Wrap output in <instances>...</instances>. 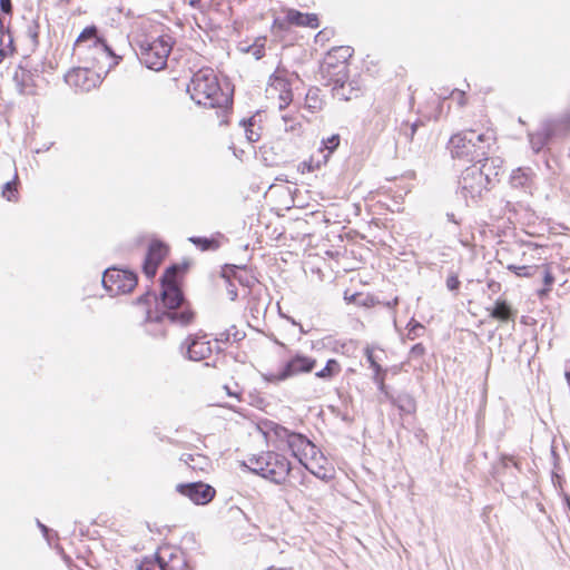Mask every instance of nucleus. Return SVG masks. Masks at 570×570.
<instances>
[{
	"mask_svg": "<svg viewBox=\"0 0 570 570\" xmlns=\"http://www.w3.org/2000/svg\"><path fill=\"white\" fill-rule=\"evenodd\" d=\"M189 242L196 245L202 250H216L219 248V242L215 238H206V237H190Z\"/></svg>",
	"mask_w": 570,
	"mask_h": 570,
	"instance_id": "c756f323",
	"label": "nucleus"
},
{
	"mask_svg": "<svg viewBox=\"0 0 570 570\" xmlns=\"http://www.w3.org/2000/svg\"><path fill=\"white\" fill-rule=\"evenodd\" d=\"M37 523H38V527L40 528V530L43 532V534L47 535V533L49 532V529L39 521Z\"/></svg>",
	"mask_w": 570,
	"mask_h": 570,
	"instance_id": "864d4df0",
	"label": "nucleus"
},
{
	"mask_svg": "<svg viewBox=\"0 0 570 570\" xmlns=\"http://www.w3.org/2000/svg\"><path fill=\"white\" fill-rule=\"evenodd\" d=\"M406 328V337L411 341H414L415 338L420 337L424 332V326L413 318L409 322Z\"/></svg>",
	"mask_w": 570,
	"mask_h": 570,
	"instance_id": "f704fd0d",
	"label": "nucleus"
},
{
	"mask_svg": "<svg viewBox=\"0 0 570 570\" xmlns=\"http://www.w3.org/2000/svg\"><path fill=\"white\" fill-rule=\"evenodd\" d=\"M155 554L161 561L164 570H184L186 567L183 552L178 549L163 547Z\"/></svg>",
	"mask_w": 570,
	"mask_h": 570,
	"instance_id": "a211bd4d",
	"label": "nucleus"
},
{
	"mask_svg": "<svg viewBox=\"0 0 570 570\" xmlns=\"http://www.w3.org/2000/svg\"><path fill=\"white\" fill-rule=\"evenodd\" d=\"M502 159L499 157L484 158L483 163L474 164L465 168L459 179L461 195L468 202H476L499 176Z\"/></svg>",
	"mask_w": 570,
	"mask_h": 570,
	"instance_id": "7ed1b4c3",
	"label": "nucleus"
},
{
	"mask_svg": "<svg viewBox=\"0 0 570 570\" xmlns=\"http://www.w3.org/2000/svg\"><path fill=\"white\" fill-rule=\"evenodd\" d=\"M187 91L197 105L204 107L228 108L232 104L229 95L222 90L218 78L210 68L195 72L187 86Z\"/></svg>",
	"mask_w": 570,
	"mask_h": 570,
	"instance_id": "39448f33",
	"label": "nucleus"
},
{
	"mask_svg": "<svg viewBox=\"0 0 570 570\" xmlns=\"http://www.w3.org/2000/svg\"><path fill=\"white\" fill-rule=\"evenodd\" d=\"M244 337H245L244 332L237 330L236 326H232V327L227 328L226 331L219 333L217 335V337L215 338V341L217 343L226 344L230 341H233V342L242 341Z\"/></svg>",
	"mask_w": 570,
	"mask_h": 570,
	"instance_id": "cd10ccee",
	"label": "nucleus"
},
{
	"mask_svg": "<svg viewBox=\"0 0 570 570\" xmlns=\"http://www.w3.org/2000/svg\"><path fill=\"white\" fill-rule=\"evenodd\" d=\"M176 490L190 499L195 504H207L215 497V489L203 482L180 483Z\"/></svg>",
	"mask_w": 570,
	"mask_h": 570,
	"instance_id": "2eb2a0df",
	"label": "nucleus"
},
{
	"mask_svg": "<svg viewBox=\"0 0 570 570\" xmlns=\"http://www.w3.org/2000/svg\"><path fill=\"white\" fill-rule=\"evenodd\" d=\"M508 268L512 271L517 276L520 277H532L537 273H539V266H518V265H509Z\"/></svg>",
	"mask_w": 570,
	"mask_h": 570,
	"instance_id": "473e14b6",
	"label": "nucleus"
},
{
	"mask_svg": "<svg viewBox=\"0 0 570 570\" xmlns=\"http://www.w3.org/2000/svg\"><path fill=\"white\" fill-rule=\"evenodd\" d=\"M389 401H391L392 404H394L401 412L410 414L415 411V401L407 393H402L397 396L392 395Z\"/></svg>",
	"mask_w": 570,
	"mask_h": 570,
	"instance_id": "b1692460",
	"label": "nucleus"
},
{
	"mask_svg": "<svg viewBox=\"0 0 570 570\" xmlns=\"http://www.w3.org/2000/svg\"><path fill=\"white\" fill-rule=\"evenodd\" d=\"M566 377H567L568 383L570 384V372H568V373L566 374Z\"/></svg>",
	"mask_w": 570,
	"mask_h": 570,
	"instance_id": "052dcab7",
	"label": "nucleus"
},
{
	"mask_svg": "<svg viewBox=\"0 0 570 570\" xmlns=\"http://www.w3.org/2000/svg\"><path fill=\"white\" fill-rule=\"evenodd\" d=\"M539 272H542V275H543V283H544V286L546 288L540 291V295L547 293L550 291L552 284L554 283V277L550 271V267L544 265L542 267H540V271Z\"/></svg>",
	"mask_w": 570,
	"mask_h": 570,
	"instance_id": "4c0bfd02",
	"label": "nucleus"
},
{
	"mask_svg": "<svg viewBox=\"0 0 570 570\" xmlns=\"http://www.w3.org/2000/svg\"><path fill=\"white\" fill-rule=\"evenodd\" d=\"M230 295H232V299H235L237 296V293L233 291V292H230Z\"/></svg>",
	"mask_w": 570,
	"mask_h": 570,
	"instance_id": "13d9d810",
	"label": "nucleus"
},
{
	"mask_svg": "<svg viewBox=\"0 0 570 570\" xmlns=\"http://www.w3.org/2000/svg\"><path fill=\"white\" fill-rule=\"evenodd\" d=\"M285 445L301 464L318 454L316 445L301 433L293 432Z\"/></svg>",
	"mask_w": 570,
	"mask_h": 570,
	"instance_id": "4468645a",
	"label": "nucleus"
},
{
	"mask_svg": "<svg viewBox=\"0 0 570 570\" xmlns=\"http://www.w3.org/2000/svg\"><path fill=\"white\" fill-rule=\"evenodd\" d=\"M503 463L508 466V463H512L517 469H519L518 463L513 460V458H503Z\"/></svg>",
	"mask_w": 570,
	"mask_h": 570,
	"instance_id": "3c124183",
	"label": "nucleus"
},
{
	"mask_svg": "<svg viewBox=\"0 0 570 570\" xmlns=\"http://www.w3.org/2000/svg\"><path fill=\"white\" fill-rule=\"evenodd\" d=\"M384 374H385V371H383V368H381V371H374V375H373L374 383L377 384L380 381L383 382Z\"/></svg>",
	"mask_w": 570,
	"mask_h": 570,
	"instance_id": "09e8293b",
	"label": "nucleus"
},
{
	"mask_svg": "<svg viewBox=\"0 0 570 570\" xmlns=\"http://www.w3.org/2000/svg\"><path fill=\"white\" fill-rule=\"evenodd\" d=\"M149 295H142L140 296L138 299H137V303L138 304H141V303H147L149 301Z\"/></svg>",
	"mask_w": 570,
	"mask_h": 570,
	"instance_id": "603ef678",
	"label": "nucleus"
},
{
	"mask_svg": "<svg viewBox=\"0 0 570 570\" xmlns=\"http://www.w3.org/2000/svg\"><path fill=\"white\" fill-rule=\"evenodd\" d=\"M183 460L185 461L186 464H188V466L195 470L197 468V464H194L193 462L197 460H204V458L202 455L194 456L193 454H184Z\"/></svg>",
	"mask_w": 570,
	"mask_h": 570,
	"instance_id": "c03bdc74",
	"label": "nucleus"
},
{
	"mask_svg": "<svg viewBox=\"0 0 570 570\" xmlns=\"http://www.w3.org/2000/svg\"><path fill=\"white\" fill-rule=\"evenodd\" d=\"M365 356L373 371H381L382 366L376 361L373 350L371 347L365 348Z\"/></svg>",
	"mask_w": 570,
	"mask_h": 570,
	"instance_id": "ea45409f",
	"label": "nucleus"
},
{
	"mask_svg": "<svg viewBox=\"0 0 570 570\" xmlns=\"http://www.w3.org/2000/svg\"><path fill=\"white\" fill-rule=\"evenodd\" d=\"M446 216H448V219H449L450 222H453V223L458 224V222L455 220L454 214H452V213L450 214V213H449V214H446Z\"/></svg>",
	"mask_w": 570,
	"mask_h": 570,
	"instance_id": "6e6d98bb",
	"label": "nucleus"
},
{
	"mask_svg": "<svg viewBox=\"0 0 570 570\" xmlns=\"http://www.w3.org/2000/svg\"><path fill=\"white\" fill-rule=\"evenodd\" d=\"M19 90L22 95L35 96L38 94L37 86L33 83V77L29 72H22Z\"/></svg>",
	"mask_w": 570,
	"mask_h": 570,
	"instance_id": "c85d7f7f",
	"label": "nucleus"
},
{
	"mask_svg": "<svg viewBox=\"0 0 570 570\" xmlns=\"http://www.w3.org/2000/svg\"><path fill=\"white\" fill-rule=\"evenodd\" d=\"M179 267L176 265L167 268L161 278V304L167 311L148 312L147 321L163 323L168 321L173 324L186 326L194 320V313L189 308L178 309L184 303V296L176 282Z\"/></svg>",
	"mask_w": 570,
	"mask_h": 570,
	"instance_id": "f257e3e1",
	"label": "nucleus"
},
{
	"mask_svg": "<svg viewBox=\"0 0 570 570\" xmlns=\"http://www.w3.org/2000/svg\"><path fill=\"white\" fill-rule=\"evenodd\" d=\"M490 316L501 322L513 320L514 313L505 301H498L490 312Z\"/></svg>",
	"mask_w": 570,
	"mask_h": 570,
	"instance_id": "5701e85b",
	"label": "nucleus"
},
{
	"mask_svg": "<svg viewBox=\"0 0 570 570\" xmlns=\"http://www.w3.org/2000/svg\"><path fill=\"white\" fill-rule=\"evenodd\" d=\"M166 254H167V248L163 243L153 242L149 245V248H148V252L145 257L144 265H142L144 273L148 278H153L156 275L158 265L165 258Z\"/></svg>",
	"mask_w": 570,
	"mask_h": 570,
	"instance_id": "dca6fc26",
	"label": "nucleus"
},
{
	"mask_svg": "<svg viewBox=\"0 0 570 570\" xmlns=\"http://www.w3.org/2000/svg\"><path fill=\"white\" fill-rule=\"evenodd\" d=\"M73 50L83 58L88 66L98 69V72L108 73L121 59L105 40L97 36L95 26L82 30L75 42Z\"/></svg>",
	"mask_w": 570,
	"mask_h": 570,
	"instance_id": "f03ea898",
	"label": "nucleus"
},
{
	"mask_svg": "<svg viewBox=\"0 0 570 570\" xmlns=\"http://www.w3.org/2000/svg\"><path fill=\"white\" fill-rule=\"evenodd\" d=\"M17 176L14 177V179L12 181H7L4 184V187H3V190H2V196L6 197L9 202H12V200H16L17 199Z\"/></svg>",
	"mask_w": 570,
	"mask_h": 570,
	"instance_id": "c9c22d12",
	"label": "nucleus"
},
{
	"mask_svg": "<svg viewBox=\"0 0 570 570\" xmlns=\"http://www.w3.org/2000/svg\"><path fill=\"white\" fill-rule=\"evenodd\" d=\"M242 465L275 484H283L292 469L287 458L274 451L252 454Z\"/></svg>",
	"mask_w": 570,
	"mask_h": 570,
	"instance_id": "0eeeda50",
	"label": "nucleus"
},
{
	"mask_svg": "<svg viewBox=\"0 0 570 570\" xmlns=\"http://www.w3.org/2000/svg\"><path fill=\"white\" fill-rule=\"evenodd\" d=\"M376 127L379 130L384 129V127H385V117L384 116L377 115Z\"/></svg>",
	"mask_w": 570,
	"mask_h": 570,
	"instance_id": "8fccbe9b",
	"label": "nucleus"
},
{
	"mask_svg": "<svg viewBox=\"0 0 570 570\" xmlns=\"http://www.w3.org/2000/svg\"><path fill=\"white\" fill-rule=\"evenodd\" d=\"M137 282L138 278L134 272L116 267L106 269L102 276V285L111 296L130 293Z\"/></svg>",
	"mask_w": 570,
	"mask_h": 570,
	"instance_id": "1a4fd4ad",
	"label": "nucleus"
},
{
	"mask_svg": "<svg viewBox=\"0 0 570 570\" xmlns=\"http://www.w3.org/2000/svg\"><path fill=\"white\" fill-rule=\"evenodd\" d=\"M417 126L419 124L417 122H413L411 125H405L403 128H402V132L403 135L406 137L407 140H412L415 132H416V129H417Z\"/></svg>",
	"mask_w": 570,
	"mask_h": 570,
	"instance_id": "a19ab883",
	"label": "nucleus"
},
{
	"mask_svg": "<svg viewBox=\"0 0 570 570\" xmlns=\"http://www.w3.org/2000/svg\"><path fill=\"white\" fill-rule=\"evenodd\" d=\"M494 144L495 135L492 130L478 132L474 129H469L454 134L449 140L448 148L453 158L476 160V164H480L488 158Z\"/></svg>",
	"mask_w": 570,
	"mask_h": 570,
	"instance_id": "20e7f679",
	"label": "nucleus"
},
{
	"mask_svg": "<svg viewBox=\"0 0 570 570\" xmlns=\"http://www.w3.org/2000/svg\"><path fill=\"white\" fill-rule=\"evenodd\" d=\"M353 49L348 46H341L328 51L321 66V72L327 85H333V96L340 100L351 98L345 94V79L347 78V60L352 57Z\"/></svg>",
	"mask_w": 570,
	"mask_h": 570,
	"instance_id": "423d86ee",
	"label": "nucleus"
},
{
	"mask_svg": "<svg viewBox=\"0 0 570 570\" xmlns=\"http://www.w3.org/2000/svg\"><path fill=\"white\" fill-rule=\"evenodd\" d=\"M242 50L252 53L258 60L265 55V39H258L252 46L242 48Z\"/></svg>",
	"mask_w": 570,
	"mask_h": 570,
	"instance_id": "72a5a7b5",
	"label": "nucleus"
},
{
	"mask_svg": "<svg viewBox=\"0 0 570 570\" xmlns=\"http://www.w3.org/2000/svg\"><path fill=\"white\" fill-rule=\"evenodd\" d=\"M282 121H283L285 131L293 132V134H297L301 131L302 122L299 120V117L291 116V115H283Z\"/></svg>",
	"mask_w": 570,
	"mask_h": 570,
	"instance_id": "7c9ffc66",
	"label": "nucleus"
},
{
	"mask_svg": "<svg viewBox=\"0 0 570 570\" xmlns=\"http://www.w3.org/2000/svg\"><path fill=\"white\" fill-rule=\"evenodd\" d=\"M0 8L4 13H11L12 6L11 0H0Z\"/></svg>",
	"mask_w": 570,
	"mask_h": 570,
	"instance_id": "49530a36",
	"label": "nucleus"
},
{
	"mask_svg": "<svg viewBox=\"0 0 570 570\" xmlns=\"http://www.w3.org/2000/svg\"><path fill=\"white\" fill-rule=\"evenodd\" d=\"M446 287L449 291H458L460 287V281L456 275L452 274L446 278Z\"/></svg>",
	"mask_w": 570,
	"mask_h": 570,
	"instance_id": "37998d69",
	"label": "nucleus"
},
{
	"mask_svg": "<svg viewBox=\"0 0 570 570\" xmlns=\"http://www.w3.org/2000/svg\"><path fill=\"white\" fill-rule=\"evenodd\" d=\"M29 35H30V37H31L35 41L37 40V38H38V32H37V31H31V30H29Z\"/></svg>",
	"mask_w": 570,
	"mask_h": 570,
	"instance_id": "4d7b16f0",
	"label": "nucleus"
},
{
	"mask_svg": "<svg viewBox=\"0 0 570 570\" xmlns=\"http://www.w3.org/2000/svg\"><path fill=\"white\" fill-rule=\"evenodd\" d=\"M197 2H199V0H191L190 6L195 7Z\"/></svg>",
	"mask_w": 570,
	"mask_h": 570,
	"instance_id": "bf43d9fd",
	"label": "nucleus"
},
{
	"mask_svg": "<svg viewBox=\"0 0 570 570\" xmlns=\"http://www.w3.org/2000/svg\"><path fill=\"white\" fill-rule=\"evenodd\" d=\"M326 458L318 451L316 459L306 460L302 465L316 478L328 481L333 478V469L327 466Z\"/></svg>",
	"mask_w": 570,
	"mask_h": 570,
	"instance_id": "6ab92c4d",
	"label": "nucleus"
},
{
	"mask_svg": "<svg viewBox=\"0 0 570 570\" xmlns=\"http://www.w3.org/2000/svg\"><path fill=\"white\" fill-rule=\"evenodd\" d=\"M569 120H547L540 129L533 134H529V141L534 153H539L549 142V140L568 130Z\"/></svg>",
	"mask_w": 570,
	"mask_h": 570,
	"instance_id": "9b49d317",
	"label": "nucleus"
},
{
	"mask_svg": "<svg viewBox=\"0 0 570 570\" xmlns=\"http://www.w3.org/2000/svg\"><path fill=\"white\" fill-rule=\"evenodd\" d=\"M268 98L278 99L279 110L285 109L293 100L292 82L285 69L277 68L269 77L266 88Z\"/></svg>",
	"mask_w": 570,
	"mask_h": 570,
	"instance_id": "9d476101",
	"label": "nucleus"
},
{
	"mask_svg": "<svg viewBox=\"0 0 570 570\" xmlns=\"http://www.w3.org/2000/svg\"><path fill=\"white\" fill-rule=\"evenodd\" d=\"M183 346H186L187 357L191 361H203L213 352L210 342L204 341L199 336H189Z\"/></svg>",
	"mask_w": 570,
	"mask_h": 570,
	"instance_id": "f3484780",
	"label": "nucleus"
},
{
	"mask_svg": "<svg viewBox=\"0 0 570 570\" xmlns=\"http://www.w3.org/2000/svg\"><path fill=\"white\" fill-rule=\"evenodd\" d=\"M440 97H442L443 99H448V98H451L452 100L456 101V104L460 106V107H463L466 105V96H465V91L463 90H460V89H453L449 96L446 95H443V94H440Z\"/></svg>",
	"mask_w": 570,
	"mask_h": 570,
	"instance_id": "e433bc0d",
	"label": "nucleus"
},
{
	"mask_svg": "<svg viewBox=\"0 0 570 570\" xmlns=\"http://www.w3.org/2000/svg\"><path fill=\"white\" fill-rule=\"evenodd\" d=\"M240 125L244 127L245 129V135H246V138L248 141L250 142H255L259 139L261 137V134L258 131V128L255 129V120L254 118H249V119H243L240 121Z\"/></svg>",
	"mask_w": 570,
	"mask_h": 570,
	"instance_id": "2f4dec72",
	"label": "nucleus"
},
{
	"mask_svg": "<svg viewBox=\"0 0 570 570\" xmlns=\"http://www.w3.org/2000/svg\"><path fill=\"white\" fill-rule=\"evenodd\" d=\"M12 42L9 30H4L3 22L0 19V63L8 55L13 52Z\"/></svg>",
	"mask_w": 570,
	"mask_h": 570,
	"instance_id": "393cba45",
	"label": "nucleus"
},
{
	"mask_svg": "<svg viewBox=\"0 0 570 570\" xmlns=\"http://www.w3.org/2000/svg\"><path fill=\"white\" fill-rule=\"evenodd\" d=\"M341 371V364L336 360L331 358L322 370L315 373V376L324 381H331L333 377L337 376Z\"/></svg>",
	"mask_w": 570,
	"mask_h": 570,
	"instance_id": "a878e982",
	"label": "nucleus"
},
{
	"mask_svg": "<svg viewBox=\"0 0 570 570\" xmlns=\"http://www.w3.org/2000/svg\"><path fill=\"white\" fill-rule=\"evenodd\" d=\"M320 92L321 90L318 88H311L306 94L305 108L311 112H316L323 108V99Z\"/></svg>",
	"mask_w": 570,
	"mask_h": 570,
	"instance_id": "bb28decb",
	"label": "nucleus"
},
{
	"mask_svg": "<svg viewBox=\"0 0 570 570\" xmlns=\"http://www.w3.org/2000/svg\"><path fill=\"white\" fill-rule=\"evenodd\" d=\"M170 36H159L153 40L144 39L137 42V56L148 69L159 71L167 65L168 56L173 49Z\"/></svg>",
	"mask_w": 570,
	"mask_h": 570,
	"instance_id": "6e6552de",
	"label": "nucleus"
},
{
	"mask_svg": "<svg viewBox=\"0 0 570 570\" xmlns=\"http://www.w3.org/2000/svg\"><path fill=\"white\" fill-rule=\"evenodd\" d=\"M264 434L265 436L275 444L276 448H281L282 444H286L291 434L288 429L275 423V422H266L264 423Z\"/></svg>",
	"mask_w": 570,
	"mask_h": 570,
	"instance_id": "aec40b11",
	"label": "nucleus"
},
{
	"mask_svg": "<svg viewBox=\"0 0 570 570\" xmlns=\"http://www.w3.org/2000/svg\"><path fill=\"white\" fill-rule=\"evenodd\" d=\"M345 94L351 95V98L348 100L356 98L358 96V89H355L352 86V82H347V78L345 79Z\"/></svg>",
	"mask_w": 570,
	"mask_h": 570,
	"instance_id": "a18cd8bd",
	"label": "nucleus"
},
{
	"mask_svg": "<svg viewBox=\"0 0 570 570\" xmlns=\"http://www.w3.org/2000/svg\"><path fill=\"white\" fill-rule=\"evenodd\" d=\"M532 183V170L530 168L519 167L510 176V184L513 188L527 190Z\"/></svg>",
	"mask_w": 570,
	"mask_h": 570,
	"instance_id": "4be33fe9",
	"label": "nucleus"
},
{
	"mask_svg": "<svg viewBox=\"0 0 570 570\" xmlns=\"http://www.w3.org/2000/svg\"><path fill=\"white\" fill-rule=\"evenodd\" d=\"M424 354H425V347L421 343H417V344L413 345L411 351H410V357L411 358H420Z\"/></svg>",
	"mask_w": 570,
	"mask_h": 570,
	"instance_id": "79ce46f5",
	"label": "nucleus"
},
{
	"mask_svg": "<svg viewBox=\"0 0 570 570\" xmlns=\"http://www.w3.org/2000/svg\"><path fill=\"white\" fill-rule=\"evenodd\" d=\"M65 81L81 91H90L100 82V72L86 63L85 67L73 68L65 76Z\"/></svg>",
	"mask_w": 570,
	"mask_h": 570,
	"instance_id": "f8f14e48",
	"label": "nucleus"
},
{
	"mask_svg": "<svg viewBox=\"0 0 570 570\" xmlns=\"http://www.w3.org/2000/svg\"><path fill=\"white\" fill-rule=\"evenodd\" d=\"M286 19L291 24L299 27L317 28L320 26L316 14L303 13L294 9L287 11Z\"/></svg>",
	"mask_w": 570,
	"mask_h": 570,
	"instance_id": "412c9836",
	"label": "nucleus"
},
{
	"mask_svg": "<svg viewBox=\"0 0 570 570\" xmlns=\"http://www.w3.org/2000/svg\"><path fill=\"white\" fill-rule=\"evenodd\" d=\"M315 358L302 354H296L286 362L279 372L271 375L269 381L281 382L298 374L309 373L315 368Z\"/></svg>",
	"mask_w": 570,
	"mask_h": 570,
	"instance_id": "ddd939ff",
	"label": "nucleus"
},
{
	"mask_svg": "<svg viewBox=\"0 0 570 570\" xmlns=\"http://www.w3.org/2000/svg\"><path fill=\"white\" fill-rule=\"evenodd\" d=\"M376 385H377V387H379L380 392H381L382 394H384V396H385L387 400H390V399H391V396H392V394H391V393H389V391L386 390V385L384 384V381H383V382H381V381H380Z\"/></svg>",
	"mask_w": 570,
	"mask_h": 570,
	"instance_id": "de8ad7c7",
	"label": "nucleus"
},
{
	"mask_svg": "<svg viewBox=\"0 0 570 570\" xmlns=\"http://www.w3.org/2000/svg\"><path fill=\"white\" fill-rule=\"evenodd\" d=\"M397 304H399V298H397V297H395L393 301L389 302L386 305H387V307L393 308V307H395Z\"/></svg>",
	"mask_w": 570,
	"mask_h": 570,
	"instance_id": "5fc2aeb1",
	"label": "nucleus"
},
{
	"mask_svg": "<svg viewBox=\"0 0 570 570\" xmlns=\"http://www.w3.org/2000/svg\"><path fill=\"white\" fill-rule=\"evenodd\" d=\"M325 149H327L328 154H332L340 145V136L332 135L327 139H323L322 141Z\"/></svg>",
	"mask_w": 570,
	"mask_h": 570,
	"instance_id": "58836bf2",
	"label": "nucleus"
}]
</instances>
